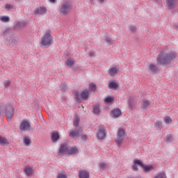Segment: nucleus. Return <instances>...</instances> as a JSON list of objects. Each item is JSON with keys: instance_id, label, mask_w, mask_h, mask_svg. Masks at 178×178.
Segmentation results:
<instances>
[{"instance_id": "f257e3e1", "label": "nucleus", "mask_w": 178, "mask_h": 178, "mask_svg": "<svg viewBox=\"0 0 178 178\" xmlns=\"http://www.w3.org/2000/svg\"><path fill=\"white\" fill-rule=\"evenodd\" d=\"M176 58V54L173 52L165 53L161 51L157 56V62L163 66H166Z\"/></svg>"}, {"instance_id": "f03ea898", "label": "nucleus", "mask_w": 178, "mask_h": 178, "mask_svg": "<svg viewBox=\"0 0 178 178\" xmlns=\"http://www.w3.org/2000/svg\"><path fill=\"white\" fill-rule=\"evenodd\" d=\"M3 35L6 38V41H7L8 44H10V45H16V44H17V40H16L17 35L10 31V28H6L3 31Z\"/></svg>"}, {"instance_id": "7ed1b4c3", "label": "nucleus", "mask_w": 178, "mask_h": 178, "mask_svg": "<svg viewBox=\"0 0 178 178\" xmlns=\"http://www.w3.org/2000/svg\"><path fill=\"white\" fill-rule=\"evenodd\" d=\"M52 42H54V38L51 35V31L48 30L41 38L40 47L48 48Z\"/></svg>"}, {"instance_id": "20e7f679", "label": "nucleus", "mask_w": 178, "mask_h": 178, "mask_svg": "<svg viewBox=\"0 0 178 178\" xmlns=\"http://www.w3.org/2000/svg\"><path fill=\"white\" fill-rule=\"evenodd\" d=\"M4 115L7 118L8 122L12 120V118L15 116V107L12 104H6L4 106Z\"/></svg>"}, {"instance_id": "39448f33", "label": "nucleus", "mask_w": 178, "mask_h": 178, "mask_svg": "<svg viewBox=\"0 0 178 178\" xmlns=\"http://www.w3.org/2000/svg\"><path fill=\"white\" fill-rule=\"evenodd\" d=\"M74 95L77 102H80L81 99H83V101H86V99H88V97H90V93L87 90H84L81 93H80L79 90H75Z\"/></svg>"}, {"instance_id": "423d86ee", "label": "nucleus", "mask_w": 178, "mask_h": 178, "mask_svg": "<svg viewBox=\"0 0 178 178\" xmlns=\"http://www.w3.org/2000/svg\"><path fill=\"white\" fill-rule=\"evenodd\" d=\"M70 10H72V5L70 4V1H65L61 4L60 13H62L63 16H66V15H67Z\"/></svg>"}, {"instance_id": "0eeeda50", "label": "nucleus", "mask_w": 178, "mask_h": 178, "mask_svg": "<svg viewBox=\"0 0 178 178\" xmlns=\"http://www.w3.org/2000/svg\"><path fill=\"white\" fill-rule=\"evenodd\" d=\"M126 131L124 129H119L118 131V135H117V139L116 143L118 145V147H120L122 145V143H123V140H124V134Z\"/></svg>"}, {"instance_id": "6e6552de", "label": "nucleus", "mask_w": 178, "mask_h": 178, "mask_svg": "<svg viewBox=\"0 0 178 178\" xmlns=\"http://www.w3.org/2000/svg\"><path fill=\"white\" fill-rule=\"evenodd\" d=\"M99 129L97 131V137L99 140H104V138L106 136V129L104 125H100Z\"/></svg>"}, {"instance_id": "1a4fd4ad", "label": "nucleus", "mask_w": 178, "mask_h": 178, "mask_svg": "<svg viewBox=\"0 0 178 178\" xmlns=\"http://www.w3.org/2000/svg\"><path fill=\"white\" fill-rule=\"evenodd\" d=\"M58 154L59 155H62V154L67 155L69 154V147H67V144L64 143L60 145Z\"/></svg>"}, {"instance_id": "9d476101", "label": "nucleus", "mask_w": 178, "mask_h": 178, "mask_svg": "<svg viewBox=\"0 0 178 178\" xmlns=\"http://www.w3.org/2000/svg\"><path fill=\"white\" fill-rule=\"evenodd\" d=\"M81 133H83V129H75L74 130L70 131V136L72 137V138L80 137V134H81Z\"/></svg>"}, {"instance_id": "9b49d317", "label": "nucleus", "mask_w": 178, "mask_h": 178, "mask_svg": "<svg viewBox=\"0 0 178 178\" xmlns=\"http://www.w3.org/2000/svg\"><path fill=\"white\" fill-rule=\"evenodd\" d=\"M19 129L20 130H30L31 129V126H30L29 122L24 120L21 123Z\"/></svg>"}, {"instance_id": "f8f14e48", "label": "nucleus", "mask_w": 178, "mask_h": 178, "mask_svg": "<svg viewBox=\"0 0 178 178\" xmlns=\"http://www.w3.org/2000/svg\"><path fill=\"white\" fill-rule=\"evenodd\" d=\"M149 72L152 74H156V73H159V69L156 65L152 63L149 65Z\"/></svg>"}, {"instance_id": "ddd939ff", "label": "nucleus", "mask_w": 178, "mask_h": 178, "mask_svg": "<svg viewBox=\"0 0 178 178\" xmlns=\"http://www.w3.org/2000/svg\"><path fill=\"white\" fill-rule=\"evenodd\" d=\"M35 15H45L47 14V8L44 6L38 8L34 11Z\"/></svg>"}, {"instance_id": "4468645a", "label": "nucleus", "mask_w": 178, "mask_h": 178, "mask_svg": "<svg viewBox=\"0 0 178 178\" xmlns=\"http://www.w3.org/2000/svg\"><path fill=\"white\" fill-rule=\"evenodd\" d=\"M111 115L113 118H119L122 116V111L120 108H114L111 111Z\"/></svg>"}, {"instance_id": "2eb2a0df", "label": "nucleus", "mask_w": 178, "mask_h": 178, "mask_svg": "<svg viewBox=\"0 0 178 178\" xmlns=\"http://www.w3.org/2000/svg\"><path fill=\"white\" fill-rule=\"evenodd\" d=\"M51 143H57L58 140L60 138V136L58 132H53L51 135Z\"/></svg>"}, {"instance_id": "dca6fc26", "label": "nucleus", "mask_w": 178, "mask_h": 178, "mask_svg": "<svg viewBox=\"0 0 178 178\" xmlns=\"http://www.w3.org/2000/svg\"><path fill=\"white\" fill-rule=\"evenodd\" d=\"M108 88L110 90H118V88H119V84H118L115 81H110Z\"/></svg>"}, {"instance_id": "f3484780", "label": "nucleus", "mask_w": 178, "mask_h": 178, "mask_svg": "<svg viewBox=\"0 0 178 178\" xmlns=\"http://www.w3.org/2000/svg\"><path fill=\"white\" fill-rule=\"evenodd\" d=\"M79 178H90V173L86 170H82L79 171Z\"/></svg>"}, {"instance_id": "a211bd4d", "label": "nucleus", "mask_w": 178, "mask_h": 178, "mask_svg": "<svg viewBox=\"0 0 178 178\" xmlns=\"http://www.w3.org/2000/svg\"><path fill=\"white\" fill-rule=\"evenodd\" d=\"M0 145L3 147H8L9 145V140L5 137L0 136Z\"/></svg>"}, {"instance_id": "6ab92c4d", "label": "nucleus", "mask_w": 178, "mask_h": 178, "mask_svg": "<svg viewBox=\"0 0 178 178\" xmlns=\"http://www.w3.org/2000/svg\"><path fill=\"white\" fill-rule=\"evenodd\" d=\"M167 6L168 9H175L176 6V0H167Z\"/></svg>"}, {"instance_id": "aec40b11", "label": "nucleus", "mask_w": 178, "mask_h": 178, "mask_svg": "<svg viewBox=\"0 0 178 178\" xmlns=\"http://www.w3.org/2000/svg\"><path fill=\"white\" fill-rule=\"evenodd\" d=\"M79 154V149L76 147H73L68 150V155H78Z\"/></svg>"}, {"instance_id": "412c9836", "label": "nucleus", "mask_w": 178, "mask_h": 178, "mask_svg": "<svg viewBox=\"0 0 178 178\" xmlns=\"http://www.w3.org/2000/svg\"><path fill=\"white\" fill-rule=\"evenodd\" d=\"M154 128L156 129V130H161V129H163V124L162 121H156V122L154 123Z\"/></svg>"}, {"instance_id": "4be33fe9", "label": "nucleus", "mask_w": 178, "mask_h": 178, "mask_svg": "<svg viewBox=\"0 0 178 178\" xmlns=\"http://www.w3.org/2000/svg\"><path fill=\"white\" fill-rule=\"evenodd\" d=\"M27 26V22L25 21L19 22L15 24V29H23Z\"/></svg>"}, {"instance_id": "5701e85b", "label": "nucleus", "mask_w": 178, "mask_h": 178, "mask_svg": "<svg viewBox=\"0 0 178 178\" xmlns=\"http://www.w3.org/2000/svg\"><path fill=\"white\" fill-rule=\"evenodd\" d=\"M24 145H26V147H29V145H31V139L29 136H24L23 138Z\"/></svg>"}, {"instance_id": "b1692460", "label": "nucleus", "mask_w": 178, "mask_h": 178, "mask_svg": "<svg viewBox=\"0 0 178 178\" xmlns=\"http://www.w3.org/2000/svg\"><path fill=\"white\" fill-rule=\"evenodd\" d=\"M109 76H113L116 73H118V68L116 67H113L108 70Z\"/></svg>"}, {"instance_id": "393cba45", "label": "nucleus", "mask_w": 178, "mask_h": 178, "mask_svg": "<svg viewBox=\"0 0 178 178\" xmlns=\"http://www.w3.org/2000/svg\"><path fill=\"white\" fill-rule=\"evenodd\" d=\"M143 169L145 172V173H148V172H152V170H154V165H143Z\"/></svg>"}, {"instance_id": "a878e982", "label": "nucleus", "mask_w": 178, "mask_h": 178, "mask_svg": "<svg viewBox=\"0 0 178 178\" xmlns=\"http://www.w3.org/2000/svg\"><path fill=\"white\" fill-rule=\"evenodd\" d=\"M80 124V118L77 115L75 116L73 122L74 127H77Z\"/></svg>"}, {"instance_id": "bb28decb", "label": "nucleus", "mask_w": 178, "mask_h": 178, "mask_svg": "<svg viewBox=\"0 0 178 178\" xmlns=\"http://www.w3.org/2000/svg\"><path fill=\"white\" fill-rule=\"evenodd\" d=\"M66 65L69 67H72V66H73L74 65V58H68L66 60Z\"/></svg>"}, {"instance_id": "cd10ccee", "label": "nucleus", "mask_w": 178, "mask_h": 178, "mask_svg": "<svg viewBox=\"0 0 178 178\" xmlns=\"http://www.w3.org/2000/svg\"><path fill=\"white\" fill-rule=\"evenodd\" d=\"M24 172L27 175V176H31V175H33V168L30 167L26 168L24 169Z\"/></svg>"}, {"instance_id": "c85d7f7f", "label": "nucleus", "mask_w": 178, "mask_h": 178, "mask_svg": "<svg viewBox=\"0 0 178 178\" xmlns=\"http://www.w3.org/2000/svg\"><path fill=\"white\" fill-rule=\"evenodd\" d=\"M100 112L101 110L99 106H95L93 107V113H95V115H98Z\"/></svg>"}, {"instance_id": "c756f323", "label": "nucleus", "mask_w": 178, "mask_h": 178, "mask_svg": "<svg viewBox=\"0 0 178 178\" xmlns=\"http://www.w3.org/2000/svg\"><path fill=\"white\" fill-rule=\"evenodd\" d=\"M134 163L138 165V166H140V168H144V163L138 159H134Z\"/></svg>"}, {"instance_id": "7c9ffc66", "label": "nucleus", "mask_w": 178, "mask_h": 178, "mask_svg": "<svg viewBox=\"0 0 178 178\" xmlns=\"http://www.w3.org/2000/svg\"><path fill=\"white\" fill-rule=\"evenodd\" d=\"M1 22H3V23H8L10 19L9 18L8 16H2L0 17Z\"/></svg>"}, {"instance_id": "2f4dec72", "label": "nucleus", "mask_w": 178, "mask_h": 178, "mask_svg": "<svg viewBox=\"0 0 178 178\" xmlns=\"http://www.w3.org/2000/svg\"><path fill=\"white\" fill-rule=\"evenodd\" d=\"M105 42L108 45H112V44H113V40H112V38H111L109 37H106L105 39Z\"/></svg>"}, {"instance_id": "473e14b6", "label": "nucleus", "mask_w": 178, "mask_h": 178, "mask_svg": "<svg viewBox=\"0 0 178 178\" xmlns=\"http://www.w3.org/2000/svg\"><path fill=\"white\" fill-rule=\"evenodd\" d=\"M99 168L100 169H102V170H104V169H108V168H109V165H108V164L105 163H100Z\"/></svg>"}, {"instance_id": "72a5a7b5", "label": "nucleus", "mask_w": 178, "mask_h": 178, "mask_svg": "<svg viewBox=\"0 0 178 178\" xmlns=\"http://www.w3.org/2000/svg\"><path fill=\"white\" fill-rule=\"evenodd\" d=\"M134 101L132 99H129V108H130V109H134Z\"/></svg>"}, {"instance_id": "f704fd0d", "label": "nucleus", "mask_w": 178, "mask_h": 178, "mask_svg": "<svg viewBox=\"0 0 178 178\" xmlns=\"http://www.w3.org/2000/svg\"><path fill=\"white\" fill-rule=\"evenodd\" d=\"M163 121L165 124H169V123L172 122V118H170L169 116H166L163 118Z\"/></svg>"}, {"instance_id": "c9c22d12", "label": "nucleus", "mask_w": 178, "mask_h": 178, "mask_svg": "<svg viewBox=\"0 0 178 178\" xmlns=\"http://www.w3.org/2000/svg\"><path fill=\"white\" fill-rule=\"evenodd\" d=\"M89 88L91 91H97V85L95 83H90Z\"/></svg>"}, {"instance_id": "e433bc0d", "label": "nucleus", "mask_w": 178, "mask_h": 178, "mask_svg": "<svg viewBox=\"0 0 178 178\" xmlns=\"http://www.w3.org/2000/svg\"><path fill=\"white\" fill-rule=\"evenodd\" d=\"M113 101V97H108L104 99V102H106V104H111V102H112Z\"/></svg>"}, {"instance_id": "4c0bfd02", "label": "nucleus", "mask_w": 178, "mask_h": 178, "mask_svg": "<svg viewBox=\"0 0 178 178\" xmlns=\"http://www.w3.org/2000/svg\"><path fill=\"white\" fill-rule=\"evenodd\" d=\"M154 178H166V175L164 172H160Z\"/></svg>"}, {"instance_id": "58836bf2", "label": "nucleus", "mask_w": 178, "mask_h": 178, "mask_svg": "<svg viewBox=\"0 0 178 178\" xmlns=\"http://www.w3.org/2000/svg\"><path fill=\"white\" fill-rule=\"evenodd\" d=\"M172 140H173V136L172 135H168L166 136V141L168 143H172Z\"/></svg>"}, {"instance_id": "ea45409f", "label": "nucleus", "mask_w": 178, "mask_h": 178, "mask_svg": "<svg viewBox=\"0 0 178 178\" xmlns=\"http://www.w3.org/2000/svg\"><path fill=\"white\" fill-rule=\"evenodd\" d=\"M57 178H67L66 175L62 173V172H58L57 175Z\"/></svg>"}, {"instance_id": "a19ab883", "label": "nucleus", "mask_w": 178, "mask_h": 178, "mask_svg": "<svg viewBox=\"0 0 178 178\" xmlns=\"http://www.w3.org/2000/svg\"><path fill=\"white\" fill-rule=\"evenodd\" d=\"M142 105L144 106V108H147V106H149V102L148 100H145L143 102Z\"/></svg>"}, {"instance_id": "79ce46f5", "label": "nucleus", "mask_w": 178, "mask_h": 178, "mask_svg": "<svg viewBox=\"0 0 178 178\" xmlns=\"http://www.w3.org/2000/svg\"><path fill=\"white\" fill-rule=\"evenodd\" d=\"M60 90L61 91H66V90H67V86L65 83H63L60 86Z\"/></svg>"}, {"instance_id": "37998d69", "label": "nucleus", "mask_w": 178, "mask_h": 178, "mask_svg": "<svg viewBox=\"0 0 178 178\" xmlns=\"http://www.w3.org/2000/svg\"><path fill=\"white\" fill-rule=\"evenodd\" d=\"M132 170H134V172H137V170H138V167L137 166V164L134 163L132 165Z\"/></svg>"}, {"instance_id": "c03bdc74", "label": "nucleus", "mask_w": 178, "mask_h": 178, "mask_svg": "<svg viewBox=\"0 0 178 178\" xmlns=\"http://www.w3.org/2000/svg\"><path fill=\"white\" fill-rule=\"evenodd\" d=\"M9 86H10V81H6L4 82L5 88H7V87H9Z\"/></svg>"}, {"instance_id": "a18cd8bd", "label": "nucleus", "mask_w": 178, "mask_h": 178, "mask_svg": "<svg viewBox=\"0 0 178 178\" xmlns=\"http://www.w3.org/2000/svg\"><path fill=\"white\" fill-rule=\"evenodd\" d=\"M3 111H5V107L0 106V116H2V114L3 113Z\"/></svg>"}, {"instance_id": "49530a36", "label": "nucleus", "mask_w": 178, "mask_h": 178, "mask_svg": "<svg viewBox=\"0 0 178 178\" xmlns=\"http://www.w3.org/2000/svg\"><path fill=\"white\" fill-rule=\"evenodd\" d=\"M136 26H131L130 27V31H131V33H134V31H136Z\"/></svg>"}, {"instance_id": "de8ad7c7", "label": "nucleus", "mask_w": 178, "mask_h": 178, "mask_svg": "<svg viewBox=\"0 0 178 178\" xmlns=\"http://www.w3.org/2000/svg\"><path fill=\"white\" fill-rule=\"evenodd\" d=\"M87 138H88L87 135H83L81 136V140H83V141H87Z\"/></svg>"}, {"instance_id": "09e8293b", "label": "nucleus", "mask_w": 178, "mask_h": 178, "mask_svg": "<svg viewBox=\"0 0 178 178\" xmlns=\"http://www.w3.org/2000/svg\"><path fill=\"white\" fill-rule=\"evenodd\" d=\"M5 8L6 9H10V4H6Z\"/></svg>"}, {"instance_id": "8fccbe9b", "label": "nucleus", "mask_w": 178, "mask_h": 178, "mask_svg": "<svg viewBox=\"0 0 178 178\" xmlns=\"http://www.w3.org/2000/svg\"><path fill=\"white\" fill-rule=\"evenodd\" d=\"M90 56H94V55H95V54L93 52V51H91L90 54H89Z\"/></svg>"}, {"instance_id": "3c124183", "label": "nucleus", "mask_w": 178, "mask_h": 178, "mask_svg": "<svg viewBox=\"0 0 178 178\" xmlns=\"http://www.w3.org/2000/svg\"><path fill=\"white\" fill-rule=\"evenodd\" d=\"M49 2H51V3H56V0H49Z\"/></svg>"}, {"instance_id": "603ef678", "label": "nucleus", "mask_w": 178, "mask_h": 178, "mask_svg": "<svg viewBox=\"0 0 178 178\" xmlns=\"http://www.w3.org/2000/svg\"><path fill=\"white\" fill-rule=\"evenodd\" d=\"M100 3H104L105 0H98Z\"/></svg>"}, {"instance_id": "864d4df0", "label": "nucleus", "mask_w": 178, "mask_h": 178, "mask_svg": "<svg viewBox=\"0 0 178 178\" xmlns=\"http://www.w3.org/2000/svg\"><path fill=\"white\" fill-rule=\"evenodd\" d=\"M175 29H176V30L178 31V26L175 25Z\"/></svg>"}, {"instance_id": "5fc2aeb1", "label": "nucleus", "mask_w": 178, "mask_h": 178, "mask_svg": "<svg viewBox=\"0 0 178 178\" xmlns=\"http://www.w3.org/2000/svg\"><path fill=\"white\" fill-rule=\"evenodd\" d=\"M14 1H16L17 2H22V1L23 0H14Z\"/></svg>"}]
</instances>
